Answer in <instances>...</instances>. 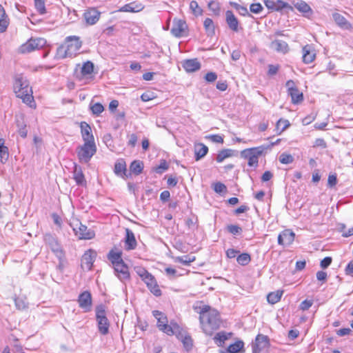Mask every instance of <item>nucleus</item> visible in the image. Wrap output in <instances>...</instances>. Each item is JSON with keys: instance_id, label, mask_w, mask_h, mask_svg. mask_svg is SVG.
<instances>
[{"instance_id": "f257e3e1", "label": "nucleus", "mask_w": 353, "mask_h": 353, "mask_svg": "<svg viewBox=\"0 0 353 353\" xmlns=\"http://www.w3.org/2000/svg\"><path fill=\"white\" fill-rule=\"evenodd\" d=\"M193 308L199 314L200 326L205 334L212 336L221 327L223 321L216 309L203 301L196 302Z\"/></svg>"}, {"instance_id": "f03ea898", "label": "nucleus", "mask_w": 353, "mask_h": 353, "mask_svg": "<svg viewBox=\"0 0 353 353\" xmlns=\"http://www.w3.org/2000/svg\"><path fill=\"white\" fill-rule=\"evenodd\" d=\"M13 90L16 97L21 99L23 103L31 108H36L37 104L33 97L32 88L30 86L28 80L21 75H18L14 78Z\"/></svg>"}, {"instance_id": "7ed1b4c3", "label": "nucleus", "mask_w": 353, "mask_h": 353, "mask_svg": "<svg viewBox=\"0 0 353 353\" xmlns=\"http://www.w3.org/2000/svg\"><path fill=\"white\" fill-rule=\"evenodd\" d=\"M82 46V41L79 37L68 36L64 42L57 48V57L59 59L74 57Z\"/></svg>"}, {"instance_id": "20e7f679", "label": "nucleus", "mask_w": 353, "mask_h": 353, "mask_svg": "<svg viewBox=\"0 0 353 353\" xmlns=\"http://www.w3.org/2000/svg\"><path fill=\"white\" fill-rule=\"evenodd\" d=\"M152 314L157 319L159 330L168 336H173V332L178 328L179 324L174 320H171L169 323L167 316L159 310H154Z\"/></svg>"}, {"instance_id": "39448f33", "label": "nucleus", "mask_w": 353, "mask_h": 353, "mask_svg": "<svg viewBox=\"0 0 353 353\" xmlns=\"http://www.w3.org/2000/svg\"><path fill=\"white\" fill-rule=\"evenodd\" d=\"M268 146L260 145L258 147L245 149L241 152V155L248 159V165L250 167H256L259 163V158L267 150Z\"/></svg>"}, {"instance_id": "423d86ee", "label": "nucleus", "mask_w": 353, "mask_h": 353, "mask_svg": "<svg viewBox=\"0 0 353 353\" xmlns=\"http://www.w3.org/2000/svg\"><path fill=\"white\" fill-rule=\"evenodd\" d=\"M95 311L99 332L102 335H106L109 332L110 321L106 316L105 306L99 305L96 307Z\"/></svg>"}, {"instance_id": "0eeeda50", "label": "nucleus", "mask_w": 353, "mask_h": 353, "mask_svg": "<svg viewBox=\"0 0 353 353\" xmlns=\"http://www.w3.org/2000/svg\"><path fill=\"white\" fill-rule=\"evenodd\" d=\"M43 240L45 243L59 259L60 265H62L65 259V254L57 239L51 234H46L43 237Z\"/></svg>"}, {"instance_id": "6e6552de", "label": "nucleus", "mask_w": 353, "mask_h": 353, "mask_svg": "<svg viewBox=\"0 0 353 353\" xmlns=\"http://www.w3.org/2000/svg\"><path fill=\"white\" fill-rule=\"evenodd\" d=\"M97 147L94 142H84L77 148V153L79 160L81 162H88L92 157L96 153Z\"/></svg>"}, {"instance_id": "1a4fd4ad", "label": "nucleus", "mask_w": 353, "mask_h": 353, "mask_svg": "<svg viewBox=\"0 0 353 353\" xmlns=\"http://www.w3.org/2000/svg\"><path fill=\"white\" fill-rule=\"evenodd\" d=\"M71 226L79 239L90 240L95 236L94 231L88 229L87 226L83 225L79 220L74 221Z\"/></svg>"}, {"instance_id": "9d476101", "label": "nucleus", "mask_w": 353, "mask_h": 353, "mask_svg": "<svg viewBox=\"0 0 353 353\" xmlns=\"http://www.w3.org/2000/svg\"><path fill=\"white\" fill-rule=\"evenodd\" d=\"M285 86L287 88V92L291 97V102L294 105L301 104L304 100V96L296 85L295 82L292 80H288Z\"/></svg>"}, {"instance_id": "9b49d317", "label": "nucleus", "mask_w": 353, "mask_h": 353, "mask_svg": "<svg viewBox=\"0 0 353 353\" xmlns=\"http://www.w3.org/2000/svg\"><path fill=\"white\" fill-rule=\"evenodd\" d=\"M173 335L176 336L182 343L183 347L187 351L192 350L194 345L193 339L191 335L180 325L178 326V328L174 330Z\"/></svg>"}, {"instance_id": "f8f14e48", "label": "nucleus", "mask_w": 353, "mask_h": 353, "mask_svg": "<svg viewBox=\"0 0 353 353\" xmlns=\"http://www.w3.org/2000/svg\"><path fill=\"white\" fill-rule=\"evenodd\" d=\"M188 26L185 20L181 19H174L171 33L174 37H185L188 34Z\"/></svg>"}, {"instance_id": "ddd939ff", "label": "nucleus", "mask_w": 353, "mask_h": 353, "mask_svg": "<svg viewBox=\"0 0 353 353\" xmlns=\"http://www.w3.org/2000/svg\"><path fill=\"white\" fill-rule=\"evenodd\" d=\"M94 65L90 61L84 62L80 68V72L78 78L81 81H92L94 78Z\"/></svg>"}, {"instance_id": "4468645a", "label": "nucleus", "mask_w": 353, "mask_h": 353, "mask_svg": "<svg viewBox=\"0 0 353 353\" xmlns=\"http://www.w3.org/2000/svg\"><path fill=\"white\" fill-rule=\"evenodd\" d=\"M83 17L86 25L93 26L99 21L101 12L94 7H90L84 11Z\"/></svg>"}, {"instance_id": "2eb2a0df", "label": "nucleus", "mask_w": 353, "mask_h": 353, "mask_svg": "<svg viewBox=\"0 0 353 353\" xmlns=\"http://www.w3.org/2000/svg\"><path fill=\"white\" fill-rule=\"evenodd\" d=\"M77 302L80 308L83 310L84 312H89L92 310V298L91 293L88 291H83L81 292L77 299Z\"/></svg>"}, {"instance_id": "dca6fc26", "label": "nucleus", "mask_w": 353, "mask_h": 353, "mask_svg": "<svg viewBox=\"0 0 353 353\" xmlns=\"http://www.w3.org/2000/svg\"><path fill=\"white\" fill-rule=\"evenodd\" d=\"M270 340L268 336L259 334L255 338L252 345V353H261V351L268 349Z\"/></svg>"}, {"instance_id": "f3484780", "label": "nucleus", "mask_w": 353, "mask_h": 353, "mask_svg": "<svg viewBox=\"0 0 353 353\" xmlns=\"http://www.w3.org/2000/svg\"><path fill=\"white\" fill-rule=\"evenodd\" d=\"M316 58V50L312 44H306L302 48V61L305 64L312 63Z\"/></svg>"}, {"instance_id": "a211bd4d", "label": "nucleus", "mask_w": 353, "mask_h": 353, "mask_svg": "<svg viewBox=\"0 0 353 353\" xmlns=\"http://www.w3.org/2000/svg\"><path fill=\"white\" fill-rule=\"evenodd\" d=\"M114 173L123 179L131 176V172H128L126 162L123 159H119L115 162Z\"/></svg>"}, {"instance_id": "6ab92c4d", "label": "nucleus", "mask_w": 353, "mask_h": 353, "mask_svg": "<svg viewBox=\"0 0 353 353\" xmlns=\"http://www.w3.org/2000/svg\"><path fill=\"white\" fill-rule=\"evenodd\" d=\"M264 4L268 8V9L273 11L278 12L282 10L283 9H289L292 11L293 10V7L291 5L282 0H265Z\"/></svg>"}, {"instance_id": "aec40b11", "label": "nucleus", "mask_w": 353, "mask_h": 353, "mask_svg": "<svg viewBox=\"0 0 353 353\" xmlns=\"http://www.w3.org/2000/svg\"><path fill=\"white\" fill-rule=\"evenodd\" d=\"M42 46V40L40 39H30L21 46L19 50L21 53H29L39 49Z\"/></svg>"}, {"instance_id": "412c9836", "label": "nucleus", "mask_w": 353, "mask_h": 353, "mask_svg": "<svg viewBox=\"0 0 353 353\" xmlns=\"http://www.w3.org/2000/svg\"><path fill=\"white\" fill-rule=\"evenodd\" d=\"M114 271L117 273V276L121 281L129 280L130 278V274L129 272L128 266L125 264L124 261L116 263L112 265Z\"/></svg>"}, {"instance_id": "4be33fe9", "label": "nucleus", "mask_w": 353, "mask_h": 353, "mask_svg": "<svg viewBox=\"0 0 353 353\" xmlns=\"http://www.w3.org/2000/svg\"><path fill=\"white\" fill-rule=\"evenodd\" d=\"M97 256V252L89 249L84 252L81 258V266L87 270H91L94 259Z\"/></svg>"}, {"instance_id": "5701e85b", "label": "nucleus", "mask_w": 353, "mask_h": 353, "mask_svg": "<svg viewBox=\"0 0 353 353\" xmlns=\"http://www.w3.org/2000/svg\"><path fill=\"white\" fill-rule=\"evenodd\" d=\"M295 238V234L290 230H284L278 236V243L283 246L291 245Z\"/></svg>"}, {"instance_id": "b1692460", "label": "nucleus", "mask_w": 353, "mask_h": 353, "mask_svg": "<svg viewBox=\"0 0 353 353\" xmlns=\"http://www.w3.org/2000/svg\"><path fill=\"white\" fill-rule=\"evenodd\" d=\"M332 18L336 24L342 29L347 30H353V24H352L347 19L339 12H334L332 14Z\"/></svg>"}, {"instance_id": "393cba45", "label": "nucleus", "mask_w": 353, "mask_h": 353, "mask_svg": "<svg viewBox=\"0 0 353 353\" xmlns=\"http://www.w3.org/2000/svg\"><path fill=\"white\" fill-rule=\"evenodd\" d=\"M225 21L229 28L233 32H237L241 28L239 26V21L232 10H227L225 12Z\"/></svg>"}, {"instance_id": "a878e982", "label": "nucleus", "mask_w": 353, "mask_h": 353, "mask_svg": "<svg viewBox=\"0 0 353 353\" xmlns=\"http://www.w3.org/2000/svg\"><path fill=\"white\" fill-rule=\"evenodd\" d=\"M81 134L84 142H94L90 125L85 121L80 123Z\"/></svg>"}, {"instance_id": "bb28decb", "label": "nucleus", "mask_w": 353, "mask_h": 353, "mask_svg": "<svg viewBox=\"0 0 353 353\" xmlns=\"http://www.w3.org/2000/svg\"><path fill=\"white\" fill-rule=\"evenodd\" d=\"M122 250L117 246L114 245L108 252L107 257L113 265L123 261L122 259Z\"/></svg>"}, {"instance_id": "cd10ccee", "label": "nucleus", "mask_w": 353, "mask_h": 353, "mask_svg": "<svg viewBox=\"0 0 353 353\" xmlns=\"http://www.w3.org/2000/svg\"><path fill=\"white\" fill-rule=\"evenodd\" d=\"M143 282L145 283L150 292L154 296H160L161 295V290L157 282L156 279L152 274Z\"/></svg>"}, {"instance_id": "c85d7f7f", "label": "nucleus", "mask_w": 353, "mask_h": 353, "mask_svg": "<svg viewBox=\"0 0 353 353\" xmlns=\"http://www.w3.org/2000/svg\"><path fill=\"white\" fill-rule=\"evenodd\" d=\"M137 242L134 234L128 228L125 229V248L126 250H134L137 248Z\"/></svg>"}, {"instance_id": "c756f323", "label": "nucleus", "mask_w": 353, "mask_h": 353, "mask_svg": "<svg viewBox=\"0 0 353 353\" xmlns=\"http://www.w3.org/2000/svg\"><path fill=\"white\" fill-rule=\"evenodd\" d=\"M183 69L187 72H194L201 68V63L197 59H186L182 63Z\"/></svg>"}, {"instance_id": "7c9ffc66", "label": "nucleus", "mask_w": 353, "mask_h": 353, "mask_svg": "<svg viewBox=\"0 0 353 353\" xmlns=\"http://www.w3.org/2000/svg\"><path fill=\"white\" fill-rule=\"evenodd\" d=\"M144 8V6L141 3L133 1L122 6L119 11L124 12H138Z\"/></svg>"}, {"instance_id": "2f4dec72", "label": "nucleus", "mask_w": 353, "mask_h": 353, "mask_svg": "<svg viewBox=\"0 0 353 353\" xmlns=\"http://www.w3.org/2000/svg\"><path fill=\"white\" fill-rule=\"evenodd\" d=\"M10 24V19L4 8L0 4V32L6 31Z\"/></svg>"}, {"instance_id": "473e14b6", "label": "nucleus", "mask_w": 353, "mask_h": 353, "mask_svg": "<svg viewBox=\"0 0 353 353\" xmlns=\"http://www.w3.org/2000/svg\"><path fill=\"white\" fill-rule=\"evenodd\" d=\"M271 47H272L278 52L286 54L290 51L288 44L281 40H274L271 43Z\"/></svg>"}, {"instance_id": "72a5a7b5", "label": "nucleus", "mask_w": 353, "mask_h": 353, "mask_svg": "<svg viewBox=\"0 0 353 353\" xmlns=\"http://www.w3.org/2000/svg\"><path fill=\"white\" fill-rule=\"evenodd\" d=\"M73 178L78 185H85L86 181L85 179L84 174L83 173L81 168L74 164V171H73Z\"/></svg>"}, {"instance_id": "f704fd0d", "label": "nucleus", "mask_w": 353, "mask_h": 353, "mask_svg": "<svg viewBox=\"0 0 353 353\" xmlns=\"http://www.w3.org/2000/svg\"><path fill=\"white\" fill-rule=\"evenodd\" d=\"M244 347V343L241 340H237L234 343L230 344L225 350L221 351L220 353H239Z\"/></svg>"}, {"instance_id": "c9c22d12", "label": "nucleus", "mask_w": 353, "mask_h": 353, "mask_svg": "<svg viewBox=\"0 0 353 353\" xmlns=\"http://www.w3.org/2000/svg\"><path fill=\"white\" fill-rule=\"evenodd\" d=\"M294 7L304 15L311 14L312 10L310 6L304 1L299 0L294 3Z\"/></svg>"}, {"instance_id": "e433bc0d", "label": "nucleus", "mask_w": 353, "mask_h": 353, "mask_svg": "<svg viewBox=\"0 0 353 353\" xmlns=\"http://www.w3.org/2000/svg\"><path fill=\"white\" fill-rule=\"evenodd\" d=\"M232 334L231 332H219L215 334L214 341L218 346L223 347L225 342L231 337Z\"/></svg>"}, {"instance_id": "4c0bfd02", "label": "nucleus", "mask_w": 353, "mask_h": 353, "mask_svg": "<svg viewBox=\"0 0 353 353\" xmlns=\"http://www.w3.org/2000/svg\"><path fill=\"white\" fill-rule=\"evenodd\" d=\"M208 152V148L203 143H198L194 145V154L196 161H199L205 157Z\"/></svg>"}, {"instance_id": "58836bf2", "label": "nucleus", "mask_w": 353, "mask_h": 353, "mask_svg": "<svg viewBox=\"0 0 353 353\" xmlns=\"http://www.w3.org/2000/svg\"><path fill=\"white\" fill-rule=\"evenodd\" d=\"M290 126V123L288 119H279L275 125V131L277 134H281Z\"/></svg>"}, {"instance_id": "ea45409f", "label": "nucleus", "mask_w": 353, "mask_h": 353, "mask_svg": "<svg viewBox=\"0 0 353 353\" xmlns=\"http://www.w3.org/2000/svg\"><path fill=\"white\" fill-rule=\"evenodd\" d=\"M203 27L208 36L212 37L215 34V25L212 19H205L203 21Z\"/></svg>"}, {"instance_id": "a19ab883", "label": "nucleus", "mask_w": 353, "mask_h": 353, "mask_svg": "<svg viewBox=\"0 0 353 353\" xmlns=\"http://www.w3.org/2000/svg\"><path fill=\"white\" fill-rule=\"evenodd\" d=\"M283 294V290H278L274 292H270L267 296V300L270 304H275L280 301Z\"/></svg>"}, {"instance_id": "79ce46f5", "label": "nucleus", "mask_w": 353, "mask_h": 353, "mask_svg": "<svg viewBox=\"0 0 353 353\" xmlns=\"http://www.w3.org/2000/svg\"><path fill=\"white\" fill-rule=\"evenodd\" d=\"M9 157L8 148L5 145V140L0 139V161L5 163Z\"/></svg>"}, {"instance_id": "37998d69", "label": "nucleus", "mask_w": 353, "mask_h": 353, "mask_svg": "<svg viewBox=\"0 0 353 353\" xmlns=\"http://www.w3.org/2000/svg\"><path fill=\"white\" fill-rule=\"evenodd\" d=\"M130 172L135 175L140 174L143 169V163L140 161H133L130 165Z\"/></svg>"}, {"instance_id": "c03bdc74", "label": "nucleus", "mask_w": 353, "mask_h": 353, "mask_svg": "<svg viewBox=\"0 0 353 353\" xmlns=\"http://www.w3.org/2000/svg\"><path fill=\"white\" fill-rule=\"evenodd\" d=\"M233 155V151L230 149H223L219 152L216 160L218 163L223 162L225 159Z\"/></svg>"}, {"instance_id": "a18cd8bd", "label": "nucleus", "mask_w": 353, "mask_h": 353, "mask_svg": "<svg viewBox=\"0 0 353 353\" xmlns=\"http://www.w3.org/2000/svg\"><path fill=\"white\" fill-rule=\"evenodd\" d=\"M208 9L214 16H219L221 12L220 3L215 0L210 1L208 4Z\"/></svg>"}, {"instance_id": "49530a36", "label": "nucleus", "mask_w": 353, "mask_h": 353, "mask_svg": "<svg viewBox=\"0 0 353 353\" xmlns=\"http://www.w3.org/2000/svg\"><path fill=\"white\" fill-rule=\"evenodd\" d=\"M236 261L241 265H247L251 261V256L248 253H242L237 256Z\"/></svg>"}, {"instance_id": "de8ad7c7", "label": "nucleus", "mask_w": 353, "mask_h": 353, "mask_svg": "<svg viewBox=\"0 0 353 353\" xmlns=\"http://www.w3.org/2000/svg\"><path fill=\"white\" fill-rule=\"evenodd\" d=\"M90 109L94 115L99 116L103 111L104 107L101 103H90Z\"/></svg>"}, {"instance_id": "09e8293b", "label": "nucleus", "mask_w": 353, "mask_h": 353, "mask_svg": "<svg viewBox=\"0 0 353 353\" xmlns=\"http://www.w3.org/2000/svg\"><path fill=\"white\" fill-rule=\"evenodd\" d=\"M339 231L341 233L342 236L347 238L353 236V226L347 230L344 223L339 224Z\"/></svg>"}, {"instance_id": "8fccbe9b", "label": "nucleus", "mask_w": 353, "mask_h": 353, "mask_svg": "<svg viewBox=\"0 0 353 353\" xmlns=\"http://www.w3.org/2000/svg\"><path fill=\"white\" fill-rule=\"evenodd\" d=\"M190 8L196 17L201 16L203 14V9L199 6L196 1H190Z\"/></svg>"}, {"instance_id": "3c124183", "label": "nucleus", "mask_w": 353, "mask_h": 353, "mask_svg": "<svg viewBox=\"0 0 353 353\" xmlns=\"http://www.w3.org/2000/svg\"><path fill=\"white\" fill-rule=\"evenodd\" d=\"M196 260V257L194 256H177L175 258L174 261L176 262L181 263L185 265H189L190 263Z\"/></svg>"}, {"instance_id": "603ef678", "label": "nucleus", "mask_w": 353, "mask_h": 353, "mask_svg": "<svg viewBox=\"0 0 353 353\" xmlns=\"http://www.w3.org/2000/svg\"><path fill=\"white\" fill-rule=\"evenodd\" d=\"M18 133L22 138H26L28 134L27 126L23 121H17Z\"/></svg>"}, {"instance_id": "864d4df0", "label": "nucleus", "mask_w": 353, "mask_h": 353, "mask_svg": "<svg viewBox=\"0 0 353 353\" xmlns=\"http://www.w3.org/2000/svg\"><path fill=\"white\" fill-rule=\"evenodd\" d=\"M168 168L169 165L167 161L165 159H162L161 160L159 165L154 168V170L158 174H162L163 172L166 171Z\"/></svg>"}, {"instance_id": "5fc2aeb1", "label": "nucleus", "mask_w": 353, "mask_h": 353, "mask_svg": "<svg viewBox=\"0 0 353 353\" xmlns=\"http://www.w3.org/2000/svg\"><path fill=\"white\" fill-rule=\"evenodd\" d=\"M279 161L282 164H290L294 161V157L290 154L282 153L279 157Z\"/></svg>"}, {"instance_id": "6e6d98bb", "label": "nucleus", "mask_w": 353, "mask_h": 353, "mask_svg": "<svg viewBox=\"0 0 353 353\" xmlns=\"http://www.w3.org/2000/svg\"><path fill=\"white\" fill-rule=\"evenodd\" d=\"M231 5L241 15L246 16L248 14V11L246 7L237 3H231Z\"/></svg>"}, {"instance_id": "4d7b16f0", "label": "nucleus", "mask_w": 353, "mask_h": 353, "mask_svg": "<svg viewBox=\"0 0 353 353\" xmlns=\"http://www.w3.org/2000/svg\"><path fill=\"white\" fill-rule=\"evenodd\" d=\"M34 6L39 14H43L46 12L45 6V0H39L34 1Z\"/></svg>"}, {"instance_id": "13d9d810", "label": "nucleus", "mask_w": 353, "mask_h": 353, "mask_svg": "<svg viewBox=\"0 0 353 353\" xmlns=\"http://www.w3.org/2000/svg\"><path fill=\"white\" fill-rule=\"evenodd\" d=\"M156 98H157V95L154 92H150V91L143 92L141 96V100L144 102H147V101L153 100Z\"/></svg>"}, {"instance_id": "bf43d9fd", "label": "nucleus", "mask_w": 353, "mask_h": 353, "mask_svg": "<svg viewBox=\"0 0 353 353\" xmlns=\"http://www.w3.org/2000/svg\"><path fill=\"white\" fill-rule=\"evenodd\" d=\"M263 6L260 3H252L250 6V10L254 14H259L263 10Z\"/></svg>"}, {"instance_id": "052dcab7", "label": "nucleus", "mask_w": 353, "mask_h": 353, "mask_svg": "<svg viewBox=\"0 0 353 353\" xmlns=\"http://www.w3.org/2000/svg\"><path fill=\"white\" fill-rule=\"evenodd\" d=\"M207 138L214 143H223V137L219 134H212L207 137Z\"/></svg>"}, {"instance_id": "680f3d73", "label": "nucleus", "mask_w": 353, "mask_h": 353, "mask_svg": "<svg viewBox=\"0 0 353 353\" xmlns=\"http://www.w3.org/2000/svg\"><path fill=\"white\" fill-rule=\"evenodd\" d=\"M204 79L208 83H213L216 80L217 74L214 72H209L206 73Z\"/></svg>"}, {"instance_id": "e2e57ef3", "label": "nucleus", "mask_w": 353, "mask_h": 353, "mask_svg": "<svg viewBox=\"0 0 353 353\" xmlns=\"http://www.w3.org/2000/svg\"><path fill=\"white\" fill-rule=\"evenodd\" d=\"M227 228L228 232L232 234L241 233L242 231L241 228L236 225H228Z\"/></svg>"}, {"instance_id": "0e129e2a", "label": "nucleus", "mask_w": 353, "mask_h": 353, "mask_svg": "<svg viewBox=\"0 0 353 353\" xmlns=\"http://www.w3.org/2000/svg\"><path fill=\"white\" fill-rule=\"evenodd\" d=\"M226 189V186L221 182H217L214 185V190L217 193L225 192Z\"/></svg>"}, {"instance_id": "69168bd1", "label": "nucleus", "mask_w": 353, "mask_h": 353, "mask_svg": "<svg viewBox=\"0 0 353 353\" xmlns=\"http://www.w3.org/2000/svg\"><path fill=\"white\" fill-rule=\"evenodd\" d=\"M313 304L312 300H304L300 304V309L303 311L307 310Z\"/></svg>"}, {"instance_id": "338daca9", "label": "nucleus", "mask_w": 353, "mask_h": 353, "mask_svg": "<svg viewBox=\"0 0 353 353\" xmlns=\"http://www.w3.org/2000/svg\"><path fill=\"white\" fill-rule=\"evenodd\" d=\"M313 147L325 148L327 147V143L323 139L319 138L315 140Z\"/></svg>"}, {"instance_id": "774afa93", "label": "nucleus", "mask_w": 353, "mask_h": 353, "mask_svg": "<svg viewBox=\"0 0 353 353\" xmlns=\"http://www.w3.org/2000/svg\"><path fill=\"white\" fill-rule=\"evenodd\" d=\"M337 183V178L336 175L334 174H330L327 179V185L330 188H333L336 185Z\"/></svg>"}]
</instances>
